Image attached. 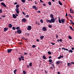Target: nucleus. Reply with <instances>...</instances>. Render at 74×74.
Masks as SVG:
<instances>
[{
	"mask_svg": "<svg viewBox=\"0 0 74 74\" xmlns=\"http://www.w3.org/2000/svg\"><path fill=\"white\" fill-rule=\"evenodd\" d=\"M55 19L54 18H52L51 19V20H48L47 21V22L48 23V22H49V23H54L55 22Z\"/></svg>",
	"mask_w": 74,
	"mask_h": 74,
	"instance_id": "obj_1",
	"label": "nucleus"
},
{
	"mask_svg": "<svg viewBox=\"0 0 74 74\" xmlns=\"http://www.w3.org/2000/svg\"><path fill=\"white\" fill-rule=\"evenodd\" d=\"M62 49H64V50H65V51H69V52L70 53H72L73 52V51L71 50H69V49H66L65 48H62Z\"/></svg>",
	"mask_w": 74,
	"mask_h": 74,
	"instance_id": "obj_2",
	"label": "nucleus"
},
{
	"mask_svg": "<svg viewBox=\"0 0 74 74\" xmlns=\"http://www.w3.org/2000/svg\"><path fill=\"white\" fill-rule=\"evenodd\" d=\"M16 32L18 34H21L22 33V31L20 29H18L17 30Z\"/></svg>",
	"mask_w": 74,
	"mask_h": 74,
	"instance_id": "obj_3",
	"label": "nucleus"
},
{
	"mask_svg": "<svg viewBox=\"0 0 74 74\" xmlns=\"http://www.w3.org/2000/svg\"><path fill=\"white\" fill-rule=\"evenodd\" d=\"M15 10V11H16L17 14L19 13V8H16Z\"/></svg>",
	"mask_w": 74,
	"mask_h": 74,
	"instance_id": "obj_4",
	"label": "nucleus"
},
{
	"mask_svg": "<svg viewBox=\"0 0 74 74\" xmlns=\"http://www.w3.org/2000/svg\"><path fill=\"white\" fill-rule=\"evenodd\" d=\"M22 21L23 22H24L25 23L27 22V20L25 18H24L22 19Z\"/></svg>",
	"mask_w": 74,
	"mask_h": 74,
	"instance_id": "obj_5",
	"label": "nucleus"
},
{
	"mask_svg": "<svg viewBox=\"0 0 74 74\" xmlns=\"http://www.w3.org/2000/svg\"><path fill=\"white\" fill-rule=\"evenodd\" d=\"M32 29V27L30 26H29L28 27L27 30H31Z\"/></svg>",
	"mask_w": 74,
	"mask_h": 74,
	"instance_id": "obj_6",
	"label": "nucleus"
},
{
	"mask_svg": "<svg viewBox=\"0 0 74 74\" xmlns=\"http://www.w3.org/2000/svg\"><path fill=\"white\" fill-rule=\"evenodd\" d=\"M42 30L43 31H45L47 30V28L45 27H43Z\"/></svg>",
	"mask_w": 74,
	"mask_h": 74,
	"instance_id": "obj_7",
	"label": "nucleus"
},
{
	"mask_svg": "<svg viewBox=\"0 0 74 74\" xmlns=\"http://www.w3.org/2000/svg\"><path fill=\"white\" fill-rule=\"evenodd\" d=\"M12 51V49H8L7 50V52L8 53H10Z\"/></svg>",
	"mask_w": 74,
	"mask_h": 74,
	"instance_id": "obj_8",
	"label": "nucleus"
},
{
	"mask_svg": "<svg viewBox=\"0 0 74 74\" xmlns=\"http://www.w3.org/2000/svg\"><path fill=\"white\" fill-rule=\"evenodd\" d=\"M1 5H2L4 7H6L5 4L4 3H3V2L1 3Z\"/></svg>",
	"mask_w": 74,
	"mask_h": 74,
	"instance_id": "obj_9",
	"label": "nucleus"
},
{
	"mask_svg": "<svg viewBox=\"0 0 74 74\" xmlns=\"http://www.w3.org/2000/svg\"><path fill=\"white\" fill-rule=\"evenodd\" d=\"M9 27H10V28H12V24H9L8 25Z\"/></svg>",
	"mask_w": 74,
	"mask_h": 74,
	"instance_id": "obj_10",
	"label": "nucleus"
},
{
	"mask_svg": "<svg viewBox=\"0 0 74 74\" xmlns=\"http://www.w3.org/2000/svg\"><path fill=\"white\" fill-rule=\"evenodd\" d=\"M61 21H62L61 23H64V22H65V19H62L61 20Z\"/></svg>",
	"mask_w": 74,
	"mask_h": 74,
	"instance_id": "obj_11",
	"label": "nucleus"
},
{
	"mask_svg": "<svg viewBox=\"0 0 74 74\" xmlns=\"http://www.w3.org/2000/svg\"><path fill=\"white\" fill-rule=\"evenodd\" d=\"M70 13H71L72 14H73L74 12L73 10L71 9H70Z\"/></svg>",
	"mask_w": 74,
	"mask_h": 74,
	"instance_id": "obj_12",
	"label": "nucleus"
},
{
	"mask_svg": "<svg viewBox=\"0 0 74 74\" xmlns=\"http://www.w3.org/2000/svg\"><path fill=\"white\" fill-rule=\"evenodd\" d=\"M8 29V28H4V32H6V31H7Z\"/></svg>",
	"mask_w": 74,
	"mask_h": 74,
	"instance_id": "obj_13",
	"label": "nucleus"
},
{
	"mask_svg": "<svg viewBox=\"0 0 74 74\" xmlns=\"http://www.w3.org/2000/svg\"><path fill=\"white\" fill-rule=\"evenodd\" d=\"M59 19V22L60 23H62V21L60 20V18L59 17H58Z\"/></svg>",
	"mask_w": 74,
	"mask_h": 74,
	"instance_id": "obj_14",
	"label": "nucleus"
},
{
	"mask_svg": "<svg viewBox=\"0 0 74 74\" xmlns=\"http://www.w3.org/2000/svg\"><path fill=\"white\" fill-rule=\"evenodd\" d=\"M13 18H16V16L14 14H13Z\"/></svg>",
	"mask_w": 74,
	"mask_h": 74,
	"instance_id": "obj_15",
	"label": "nucleus"
},
{
	"mask_svg": "<svg viewBox=\"0 0 74 74\" xmlns=\"http://www.w3.org/2000/svg\"><path fill=\"white\" fill-rule=\"evenodd\" d=\"M50 16L51 18H54V17H53V15L52 14H51L50 15Z\"/></svg>",
	"mask_w": 74,
	"mask_h": 74,
	"instance_id": "obj_16",
	"label": "nucleus"
},
{
	"mask_svg": "<svg viewBox=\"0 0 74 74\" xmlns=\"http://www.w3.org/2000/svg\"><path fill=\"white\" fill-rule=\"evenodd\" d=\"M56 64H60V61H57L56 62Z\"/></svg>",
	"mask_w": 74,
	"mask_h": 74,
	"instance_id": "obj_17",
	"label": "nucleus"
},
{
	"mask_svg": "<svg viewBox=\"0 0 74 74\" xmlns=\"http://www.w3.org/2000/svg\"><path fill=\"white\" fill-rule=\"evenodd\" d=\"M59 4H60V5H62V3L60 1H58Z\"/></svg>",
	"mask_w": 74,
	"mask_h": 74,
	"instance_id": "obj_18",
	"label": "nucleus"
},
{
	"mask_svg": "<svg viewBox=\"0 0 74 74\" xmlns=\"http://www.w3.org/2000/svg\"><path fill=\"white\" fill-rule=\"evenodd\" d=\"M43 38H44V36H40V40H42L43 39Z\"/></svg>",
	"mask_w": 74,
	"mask_h": 74,
	"instance_id": "obj_19",
	"label": "nucleus"
},
{
	"mask_svg": "<svg viewBox=\"0 0 74 74\" xmlns=\"http://www.w3.org/2000/svg\"><path fill=\"white\" fill-rule=\"evenodd\" d=\"M71 63H68V65L69 67H71Z\"/></svg>",
	"mask_w": 74,
	"mask_h": 74,
	"instance_id": "obj_20",
	"label": "nucleus"
},
{
	"mask_svg": "<svg viewBox=\"0 0 74 74\" xmlns=\"http://www.w3.org/2000/svg\"><path fill=\"white\" fill-rule=\"evenodd\" d=\"M43 59H47V58H46V57H45V55H44L43 56Z\"/></svg>",
	"mask_w": 74,
	"mask_h": 74,
	"instance_id": "obj_21",
	"label": "nucleus"
},
{
	"mask_svg": "<svg viewBox=\"0 0 74 74\" xmlns=\"http://www.w3.org/2000/svg\"><path fill=\"white\" fill-rule=\"evenodd\" d=\"M69 27H70L71 30H72L73 31H74V29H73V28L72 27L69 26Z\"/></svg>",
	"mask_w": 74,
	"mask_h": 74,
	"instance_id": "obj_22",
	"label": "nucleus"
},
{
	"mask_svg": "<svg viewBox=\"0 0 74 74\" xmlns=\"http://www.w3.org/2000/svg\"><path fill=\"white\" fill-rule=\"evenodd\" d=\"M16 71H17V69H15L14 71V73L15 74H16Z\"/></svg>",
	"mask_w": 74,
	"mask_h": 74,
	"instance_id": "obj_23",
	"label": "nucleus"
},
{
	"mask_svg": "<svg viewBox=\"0 0 74 74\" xmlns=\"http://www.w3.org/2000/svg\"><path fill=\"white\" fill-rule=\"evenodd\" d=\"M23 73L24 74H26L27 73V72L26 71H23Z\"/></svg>",
	"mask_w": 74,
	"mask_h": 74,
	"instance_id": "obj_24",
	"label": "nucleus"
},
{
	"mask_svg": "<svg viewBox=\"0 0 74 74\" xmlns=\"http://www.w3.org/2000/svg\"><path fill=\"white\" fill-rule=\"evenodd\" d=\"M69 39H70V40H71V39H72V37H71L70 36H69Z\"/></svg>",
	"mask_w": 74,
	"mask_h": 74,
	"instance_id": "obj_25",
	"label": "nucleus"
},
{
	"mask_svg": "<svg viewBox=\"0 0 74 74\" xmlns=\"http://www.w3.org/2000/svg\"><path fill=\"white\" fill-rule=\"evenodd\" d=\"M29 66H30V67H32V62H30V63H29Z\"/></svg>",
	"mask_w": 74,
	"mask_h": 74,
	"instance_id": "obj_26",
	"label": "nucleus"
},
{
	"mask_svg": "<svg viewBox=\"0 0 74 74\" xmlns=\"http://www.w3.org/2000/svg\"><path fill=\"white\" fill-rule=\"evenodd\" d=\"M48 4L49 5H51V4H52V3H51V2H49Z\"/></svg>",
	"mask_w": 74,
	"mask_h": 74,
	"instance_id": "obj_27",
	"label": "nucleus"
},
{
	"mask_svg": "<svg viewBox=\"0 0 74 74\" xmlns=\"http://www.w3.org/2000/svg\"><path fill=\"white\" fill-rule=\"evenodd\" d=\"M32 8L33 9H34V8H36V6L35 5H33L32 6Z\"/></svg>",
	"mask_w": 74,
	"mask_h": 74,
	"instance_id": "obj_28",
	"label": "nucleus"
},
{
	"mask_svg": "<svg viewBox=\"0 0 74 74\" xmlns=\"http://www.w3.org/2000/svg\"><path fill=\"white\" fill-rule=\"evenodd\" d=\"M19 7V5H16V8H18Z\"/></svg>",
	"mask_w": 74,
	"mask_h": 74,
	"instance_id": "obj_29",
	"label": "nucleus"
},
{
	"mask_svg": "<svg viewBox=\"0 0 74 74\" xmlns=\"http://www.w3.org/2000/svg\"><path fill=\"white\" fill-rule=\"evenodd\" d=\"M18 60L19 61H21L22 60V58H21L19 57L18 58Z\"/></svg>",
	"mask_w": 74,
	"mask_h": 74,
	"instance_id": "obj_30",
	"label": "nucleus"
},
{
	"mask_svg": "<svg viewBox=\"0 0 74 74\" xmlns=\"http://www.w3.org/2000/svg\"><path fill=\"white\" fill-rule=\"evenodd\" d=\"M50 44H52V45H55L56 44L54 43H52V42H51L50 43Z\"/></svg>",
	"mask_w": 74,
	"mask_h": 74,
	"instance_id": "obj_31",
	"label": "nucleus"
},
{
	"mask_svg": "<svg viewBox=\"0 0 74 74\" xmlns=\"http://www.w3.org/2000/svg\"><path fill=\"white\" fill-rule=\"evenodd\" d=\"M21 1L23 2V3H25L26 1L25 0H22Z\"/></svg>",
	"mask_w": 74,
	"mask_h": 74,
	"instance_id": "obj_32",
	"label": "nucleus"
},
{
	"mask_svg": "<svg viewBox=\"0 0 74 74\" xmlns=\"http://www.w3.org/2000/svg\"><path fill=\"white\" fill-rule=\"evenodd\" d=\"M16 30H18V29H20V27H16Z\"/></svg>",
	"mask_w": 74,
	"mask_h": 74,
	"instance_id": "obj_33",
	"label": "nucleus"
},
{
	"mask_svg": "<svg viewBox=\"0 0 74 74\" xmlns=\"http://www.w3.org/2000/svg\"><path fill=\"white\" fill-rule=\"evenodd\" d=\"M49 28H52V26L51 25H49Z\"/></svg>",
	"mask_w": 74,
	"mask_h": 74,
	"instance_id": "obj_34",
	"label": "nucleus"
},
{
	"mask_svg": "<svg viewBox=\"0 0 74 74\" xmlns=\"http://www.w3.org/2000/svg\"><path fill=\"white\" fill-rule=\"evenodd\" d=\"M40 21L41 23H43V20H42L41 19L40 20Z\"/></svg>",
	"mask_w": 74,
	"mask_h": 74,
	"instance_id": "obj_35",
	"label": "nucleus"
},
{
	"mask_svg": "<svg viewBox=\"0 0 74 74\" xmlns=\"http://www.w3.org/2000/svg\"><path fill=\"white\" fill-rule=\"evenodd\" d=\"M48 53L49 54V55H51V51H48Z\"/></svg>",
	"mask_w": 74,
	"mask_h": 74,
	"instance_id": "obj_36",
	"label": "nucleus"
},
{
	"mask_svg": "<svg viewBox=\"0 0 74 74\" xmlns=\"http://www.w3.org/2000/svg\"><path fill=\"white\" fill-rule=\"evenodd\" d=\"M49 62H52V59H50L49 60Z\"/></svg>",
	"mask_w": 74,
	"mask_h": 74,
	"instance_id": "obj_37",
	"label": "nucleus"
},
{
	"mask_svg": "<svg viewBox=\"0 0 74 74\" xmlns=\"http://www.w3.org/2000/svg\"><path fill=\"white\" fill-rule=\"evenodd\" d=\"M13 30H15L16 29V28L15 27H13L12 28Z\"/></svg>",
	"mask_w": 74,
	"mask_h": 74,
	"instance_id": "obj_38",
	"label": "nucleus"
},
{
	"mask_svg": "<svg viewBox=\"0 0 74 74\" xmlns=\"http://www.w3.org/2000/svg\"><path fill=\"white\" fill-rule=\"evenodd\" d=\"M36 45H32V47H33V48H35V47H36Z\"/></svg>",
	"mask_w": 74,
	"mask_h": 74,
	"instance_id": "obj_39",
	"label": "nucleus"
},
{
	"mask_svg": "<svg viewBox=\"0 0 74 74\" xmlns=\"http://www.w3.org/2000/svg\"><path fill=\"white\" fill-rule=\"evenodd\" d=\"M25 35L26 36H29V34H27V33H26L25 34Z\"/></svg>",
	"mask_w": 74,
	"mask_h": 74,
	"instance_id": "obj_40",
	"label": "nucleus"
},
{
	"mask_svg": "<svg viewBox=\"0 0 74 74\" xmlns=\"http://www.w3.org/2000/svg\"><path fill=\"white\" fill-rule=\"evenodd\" d=\"M60 56L61 58H63L64 57V56H61L60 55Z\"/></svg>",
	"mask_w": 74,
	"mask_h": 74,
	"instance_id": "obj_41",
	"label": "nucleus"
},
{
	"mask_svg": "<svg viewBox=\"0 0 74 74\" xmlns=\"http://www.w3.org/2000/svg\"><path fill=\"white\" fill-rule=\"evenodd\" d=\"M2 12H2V10H1V9L0 10V13H2Z\"/></svg>",
	"mask_w": 74,
	"mask_h": 74,
	"instance_id": "obj_42",
	"label": "nucleus"
},
{
	"mask_svg": "<svg viewBox=\"0 0 74 74\" xmlns=\"http://www.w3.org/2000/svg\"><path fill=\"white\" fill-rule=\"evenodd\" d=\"M68 16H70V17H72V16H71V15L70 14H68Z\"/></svg>",
	"mask_w": 74,
	"mask_h": 74,
	"instance_id": "obj_43",
	"label": "nucleus"
},
{
	"mask_svg": "<svg viewBox=\"0 0 74 74\" xmlns=\"http://www.w3.org/2000/svg\"><path fill=\"white\" fill-rule=\"evenodd\" d=\"M2 17H3V18H5V16L2 15Z\"/></svg>",
	"mask_w": 74,
	"mask_h": 74,
	"instance_id": "obj_44",
	"label": "nucleus"
},
{
	"mask_svg": "<svg viewBox=\"0 0 74 74\" xmlns=\"http://www.w3.org/2000/svg\"><path fill=\"white\" fill-rule=\"evenodd\" d=\"M19 44L20 45H22V43L21 42H19Z\"/></svg>",
	"mask_w": 74,
	"mask_h": 74,
	"instance_id": "obj_45",
	"label": "nucleus"
},
{
	"mask_svg": "<svg viewBox=\"0 0 74 74\" xmlns=\"http://www.w3.org/2000/svg\"><path fill=\"white\" fill-rule=\"evenodd\" d=\"M26 17H27V18H29V15H26Z\"/></svg>",
	"mask_w": 74,
	"mask_h": 74,
	"instance_id": "obj_46",
	"label": "nucleus"
},
{
	"mask_svg": "<svg viewBox=\"0 0 74 74\" xmlns=\"http://www.w3.org/2000/svg\"><path fill=\"white\" fill-rule=\"evenodd\" d=\"M37 12H38V13H40V12H41L40 11H38Z\"/></svg>",
	"mask_w": 74,
	"mask_h": 74,
	"instance_id": "obj_47",
	"label": "nucleus"
},
{
	"mask_svg": "<svg viewBox=\"0 0 74 74\" xmlns=\"http://www.w3.org/2000/svg\"><path fill=\"white\" fill-rule=\"evenodd\" d=\"M59 41H60V42H62V39H60L59 40Z\"/></svg>",
	"mask_w": 74,
	"mask_h": 74,
	"instance_id": "obj_48",
	"label": "nucleus"
},
{
	"mask_svg": "<svg viewBox=\"0 0 74 74\" xmlns=\"http://www.w3.org/2000/svg\"><path fill=\"white\" fill-rule=\"evenodd\" d=\"M24 55H27V53H26V52H25L24 53Z\"/></svg>",
	"mask_w": 74,
	"mask_h": 74,
	"instance_id": "obj_49",
	"label": "nucleus"
},
{
	"mask_svg": "<svg viewBox=\"0 0 74 74\" xmlns=\"http://www.w3.org/2000/svg\"><path fill=\"white\" fill-rule=\"evenodd\" d=\"M15 15H16V16H18V14H16Z\"/></svg>",
	"mask_w": 74,
	"mask_h": 74,
	"instance_id": "obj_50",
	"label": "nucleus"
},
{
	"mask_svg": "<svg viewBox=\"0 0 74 74\" xmlns=\"http://www.w3.org/2000/svg\"><path fill=\"white\" fill-rule=\"evenodd\" d=\"M40 1L41 3H44V2L43 1H42V0H40Z\"/></svg>",
	"mask_w": 74,
	"mask_h": 74,
	"instance_id": "obj_51",
	"label": "nucleus"
},
{
	"mask_svg": "<svg viewBox=\"0 0 74 74\" xmlns=\"http://www.w3.org/2000/svg\"><path fill=\"white\" fill-rule=\"evenodd\" d=\"M61 57H60H60H58V59H61Z\"/></svg>",
	"mask_w": 74,
	"mask_h": 74,
	"instance_id": "obj_52",
	"label": "nucleus"
},
{
	"mask_svg": "<svg viewBox=\"0 0 74 74\" xmlns=\"http://www.w3.org/2000/svg\"><path fill=\"white\" fill-rule=\"evenodd\" d=\"M36 41H38V42H39V39H37V40H36Z\"/></svg>",
	"mask_w": 74,
	"mask_h": 74,
	"instance_id": "obj_53",
	"label": "nucleus"
},
{
	"mask_svg": "<svg viewBox=\"0 0 74 74\" xmlns=\"http://www.w3.org/2000/svg\"><path fill=\"white\" fill-rule=\"evenodd\" d=\"M22 13H23V15H25V13L24 12H23Z\"/></svg>",
	"mask_w": 74,
	"mask_h": 74,
	"instance_id": "obj_54",
	"label": "nucleus"
},
{
	"mask_svg": "<svg viewBox=\"0 0 74 74\" xmlns=\"http://www.w3.org/2000/svg\"><path fill=\"white\" fill-rule=\"evenodd\" d=\"M52 66H53V67H54V66H55V65H54V64H51Z\"/></svg>",
	"mask_w": 74,
	"mask_h": 74,
	"instance_id": "obj_55",
	"label": "nucleus"
},
{
	"mask_svg": "<svg viewBox=\"0 0 74 74\" xmlns=\"http://www.w3.org/2000/svg\"><path fill=\"white\" fill-rule=\"evenodd\" d=\"M43 6H46V4H45L44 3L43 4Z\"/></svg>",
	"mask_w": 74,
	"mask_h": 74,
	"instance_id": "obj_56",
	"label": "nucleus"
},
{
	"mask_svg": "<svg viewBox=\"0 0 74 74\" xmlns=\"http://www.w3.org/2000/svg\"><path fill=\"white\" fill-rule=\"evenodd\" d=\"M49 59H51V56H49Z\"/></svg>",
	"mask_w": 74,
	"mask_h": 74,
	"instance_id": "obj_57",
	"label": "nucleus"
},
{
	"mask_svg": "<svg viewBox=\"0 0 74 74\" xmlns=\"http://www.w3.org/2000/svg\"><path fill=\"white\" fill-rule=\"evenodd\" d=\"M71 49H72V50H74V47H72V48H71Z\"/></svg>",
	"mask_w": 74,
	"mask_h": 74,
	"instance_id": "obj_58",
	"label": "nucleus"
},
{
	"mask_svg": "<svg viewBox=\"0 0 74 74\" xmlns=\"http://www.w3.org/2000/svg\"><path fill=\"white\" fill-rule=\"evenodd\" d=\"M17 2H15L14 3V4H15V5H16V4H17Z\"/></svg>",
	"mask_w": 74,
	"mask_h": 74,
	"instance_id": "obj_59",
	"label": "nucleus"
},
{
	"mask_svg": "<svg viewBox=\"0 0 74 74\" xmlns=\"http://www.w3.org/2000/svg\"><path fill=\"white\" fill-rule=\"evenodd\" d=\"M56 37L57 38H58V35H56Z\"/></svg>",
	"mask_w": 74,
	"mask_h": 74,
	"instance_id": "obj_60",
	"label": "nucleus"
},
{
	"mask_svg": "<svg viewBox=\"0 0 74 74\" xmlns=\"http://www.w3.org/2000/svg\"><path fill=\"white\" fill-rule=\"evenodd\" d=\"M21 58H22V59L23 58H24V57H23L22 56H21Z\"/></svg>",
	"mask_w": 74,
	"mask_h": 74,
	"instance_id": "obj_61",
	"label": "nucleus"
},
{
	"mask_svg": "<svg viewBox=\"0 0 74 74\" xmlns=\"http://www.w3.org/2000/svg\"><path fill=\"white\" fill-rule=\"evenodd\" d=\"M66 16H68V15L67 14V13H66Z\"/></svg>",
	"mask_w": 74,
	"mask_h": 74,
	"instance_id": "obj_62",
	"label": "nucleus"
},
{
	"mask_svg": "<svg viewBox=\"0 0 74 74\" xmlns=\"http://www.w3.org/2000/svg\"><path fill=\"white\" fill-rule=\"evenodd\" d=\"M57 74H60V72H58L57 73Z\"/></svg>",
	"mask_w": 74,
	"mask_h": 74,
	"instance_id": "obj_63",
	"label": "nucleus"
},
{
	"mask_svg": "<svg viewBox=\"0 0 74 74\" xmlns=\"http://www.w3.org/2000/svg\"><path fill=\"white\" fill-rule=\"evenodd\" d=\"M50 69H53V68L52 67H50Z\"/></svg>",
	"mask_w": 74,
	"mask_h": 74,
	"instance_id": "obj_64",
	"label": "nucleus"
}]
</instances>
